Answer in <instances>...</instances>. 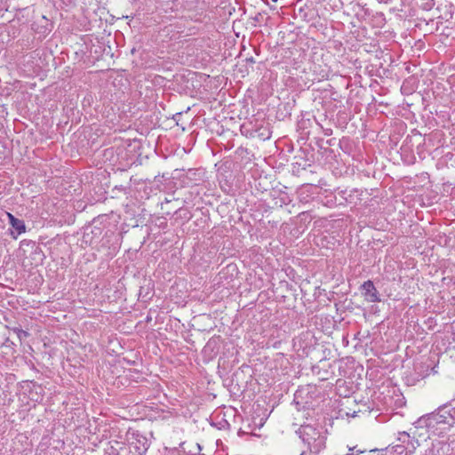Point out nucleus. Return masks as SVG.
Wrapping results in <instances>:
<instances>
[{"mask_svg": "<svg viewBox=\"0 0 455 455\" xmlns=\"http://www.w3.org/2000/svg\"><path fill=\"white\" fill-rule=\"evenodd\" d=\"M150 446V441L139 432L132 434V440L130 442V451L134 455H145Z\"/></svg>", "mask_w": 455, "mask_h": 455, "instance_id": "39448f33", "label": "nucleus"}, {"mask_svg": "<svg viewBox=\"0 0 455 455\" xmlns=\"http://www.w3.org/2000/svg\"><path fill=\"white\" fill-rule=\"evenodd\" d=\"M398 442L405 444V449L407 450L406 455H411L414 452L416 448L419 445L418 439L415 437H411L410 434L406 432L399 433Z\"/></svg>", "mask_w": 455, "mask_h": 455, "instance_id": "9d476101", "label": "nucleus"}, {"mask_svg": "<svg viewBox=\"0 0 455 455\" xmlns=\"http://www.w3.org/2000/svg\"><path fill=\"white\" fill-rule=\"evenodd\" d=\"M126 212L129 213L131 216L134 217L137 215L136 212L132 209V205L126 204Z\"/></svg>", "mask_w": 455, "mask_h": 455, "instance_id": "b1692460", "label": "nucleus"}, {"mask_svg": "<svg viewBox=\"0 0 455 455\" xmlns=\"http://www.w3.org/2000/svg\"><path fill=\"white\" fill-rule=\"evenodd\" d=\"M29 399L31 401L41 403L44 399V388L41 385L33 383V386L29 389Z\"/></svg>", "mask_w": 455, "mask_h": 455, "instance_id": "f8f14e48", "label": "nucleus"}, {"mask_svg": "<svg viewBox=\"0 0 455 455\" xmlns=\"http://www.w3.org/2000/svg\"><path fill=\"white\" fill-rule=\"evenodd\" d=\"M150 320H151V318L148 316V317H147V322H148V321H150Z\"/></svg>", "mask_w": 455, "mask_h": 455, "instance_id": "7c9ffc66", "label": "nucleus"}, {"mask_svg": "<svg viewBox=\"0 0 455 455\" xmlns=\"http://www.w3.org/2000/svg\"><path fill=\"white\" fill-rule=\"evenodd\" d=\"M442 413L443 416H447L448 419L454 421V414L451 413V411L444 409V411Z\"/></svg>", "mask_w": 455, "mask_h": 455, "instance_id": "5701e85b", "label": "nucleus"}, {"mask_svg": "<svg viewBox=\"0 0 455 455\" xmlns=\"http://www.w3.org/2000/svg\"><path fill=\"white\" fill-rule=\"evenodd\" d=\"M96 222V220H93L92 224L84 228L82 239L84 243L92 247L99 245L100 239H102V235L106 230L104 228L97 226Z\"/></svg>", "mask_w": 455, "mask_h": 455, "instance_id": "f03ea898", "label": "nucleus"}, {"mask_svg": "<svg viewBox=\"0 0 455 455\" xmlns=\"http://www.w3.org/2000/svg\"><path fill=\"white\" fill-rule=\"evenodd\" d=\"M312 371L321 380H327L334 374L331 364L328 360H321L318 364L312 367Z\"/></svg>", "mask_w": 455, "mask_h": 455, "instance_id": "0eeeda50", "label": "nucleus"}, {"mask_svg": "<svg viewBox=\"0 0 455 455\" xmlns=\"http://www.w3.org/2000/svg\"><path fill=\"white\" fill-rule=\"evenodd\" d=\"M273 2H276L277 0H272Z\"/></svg>", "mask_w": 455, "mask_h": 455, "instance_id": "473e14b6", "label": "nucleus"}, {"mask_svg": "<svg viewBox=\"0 0 455 455\" xmlns=\"http://www.w3.org/2000/svg\"><path fill=\"white\" fill-rule=\"evenodd\" d=\"M7 217L10 225L15 229L17 235H21L26 232V225L24 220L14 217L12 213L7 212Z\"/></svg>", "mask_w": 455, "mask_h": 455, "instance_id": "9b49d317", "label": "nucleus"}, {"mask_svg": "<svg viewBox=\"0 0 455 455\" xmlns=\"http://www.w3.org/2000/svg\"><path fill=\"white\" fill-rule=\"evenodd\" d=\"M365 411H368L370 412V406H367L365 409H358V410H354V411H347L346 412V415L347 417H352V418H355L358 415V413L360 412H365Z\"/></svg>", "mask_w": 455, "mask_h": 455, "instance_id": "a211bd4d", "label": "nucleus"}, {"mask_svg": "<svg viewBox=\"0 0 455 455\" xmlns=\"http://www.w3.org/2000/svg\"><path fill=\"white\" fill-rule=\"evenodd\" d=\"M304 449L300 455H318L326 447L327 431L320 424H302L296 431Z\"/></svg>", "mask_w": 455, "mask_h": 455, "instance_id": "f257e3e1", "label": "nucleus"}, {"mask_svg": "<svg viewBox=\"0 0 455 455\" xmlns=\"http://www.w3.org/2000/svg\"><path fill=\"white\" fill-rule=\"evenodd\" d=\"M388 447L391 451V452H389L390 455H394L395 453H396L397 455H403V454L406 455L407 450L405 449V444H403V443L392 445L391 447L388 446Z\"/></svg>", "mask_w": 455, "mask_h": 455, "instance_id": "2eb2a0df", "label": "nucleus"}, {"mask_svg": "<svg viewBox=\"0 0 455 455\" xmlns=\"http://www.w3.org/2000/svg\"><path fill=\"white\" fill-rule=\"evenodd\" d=\"M299 396H300V395H299L298 392H296V394H295V395H294V401H295V403H296V404H297V405H300V404H302V403H303L302 402H300V401L299 400Z\"/></svg>", "mask_w": 455, "mask_h": 455, "instance_id": "a878e982", "label": "nucleus"}, {"mask_svg": "<svg viewBox=\"0 0 455 455\" xmlns=\"http://www.w3.org/2000/svg\"><path fill=\"white\" fill-rule=\"evenodd\" d=\"M15 344L9 339V338H5L4 342H0V347L12 348Z\"/></svg>", "mask_w": 455, "mask_h": 455, "instance_id": "412c9836", "label": "nucleus"}, {"mask_svg": "<svg viewBox=\"0 0 455 455\" xmlns=\"http://www.w3.org/2000/svg\"><path fill=\"white\" fill-rule=\"evenodd\" d=\"M116 239V235L114 231H112L109 228H107L103 235L102 239H100V243L99 245H95L94 248L97 249V251H100L101 249H108L111 250L113 247V250H116V247L114 246L113 240Z\"/></svg>", "mask_w": 455, "mask_h": 455, "instance_id": "1a4fd4ad", "label": "nucleus"}, {"mask_svg": "<svg viewBox=\"0 0 455 455\" xmlns=\"http://www.w3.org/2000/svg\"><path fill=\"white\" fill-rule=\"evenodd\" d=\"M68 204L66 201H42L41 216L43 219H49L57 215H64Z\"/></svg>", "mask_w": 455, "mask_h": 455, "instance_id": "7ed1b4c3", "label": "nucleus"}, {"mask_svg": "<svg viewBox=\"0 0 455 455\" xmlns=\"http://www.w3.org/2000/svg\"><path fill=\"white\" fill-rule=\"evenodd\" d=\"M449 411H451V413L454 414V420H455V407L449 409Z\"/></svg>", "mask_w": 455, "mask_h": 455, "instance_id": "c85d7f7f", "label": "nucleus"}, {"mask_svg": "<svg viewBox=\"0 0 455 455\" xmlns=\"http://www.w3.org/2000/svg\"><path fill=\"white\" fill-rule=\"evenodd\" d=\"M435 416L433 415H428V414H426L422 417H420L419 419H418V420L414 423L415 425V427L417 428H423V427H426V428H434V424H432L431 420L432 419L434 418Z\"/></svg>", "mask_w": 455, "mask_h": 455, "instance_id": "4468645a", "label": "nucleus"}, {"mask_svg": "<svg viewBox=\"0 0 455 455\" xmlns=\"http://www.w3.org/2000/svg\"><path fill=\"white\" fill-rule=\"evenodd\" d=\"M228 273L231 274L233 275L234 273H237V267L235 264H228L226 268Z\"/></svg>", "mask_w": 455, "mask_h": 455, "instance_id": "aec40b11", "label": "nucleus"}, {"mask_svg": "<svg viewBox=\"0 0 455 455\" xmlns=\"http://www.w3.org/2000/svg\"><path fill=\"white\" fill-rule=\"evenodd\" d=\"M363 191H361L359 196H363Z\"/></svg>", "mask_w": 455, "mask_h": 455, "instance_id": "2f4dec72", "label": "nucleus"}, {"mask_svg": "<svg viewBox=\"0 0 455 455\" xmlns=\"http://www.w3.org/2000/svg\"><path fill=\"white\" fill-rule=\"evenodd\" d=\"M215 344V341L213 340H209L206 344V346L204 347V350H207L209 348H212L213 347V345Z\"/></svg>", "mask_w": 455, "mask_h": 455, "instance_id": "bb28decb", "label": "nucleus"}, {"mask_svg": "<svg viewBox=\"0 0 455 455\" xmlns=\"http://www.w3.org/2000/svg\"><path fill=\"white\" fill-rule=\"evenodd\" d=\"M333 201H327V204H325V206H330L329 203H332Z\"/></svg>", "mask_w": 455, "mask_h": 455, "instance_id": "c756f323", "label": "nucleus"}, {"mask_svg": "<svg viewBox=\"0 0 455 455\" xmlns=\"http://www.w3.org/2000/svg\"><path fill=\"white\" fill-rule=\"evenodd\" d=\"M229 427V423L226 420V419H222L220 423H219V427L218 428L219 429H222V428H225V427Z\"/></svg>", "mask_w": 455, "mask_h": 455, "instance_id": "393cba45", "label": "nucleus"}, {"mask_svg": "<svg viewBox=\"0 0 455 455\" xmlns=\"http://www.w3.org/2000/svg\"><path fill=\"white\" fill-rule=\"evenodd\" d=\"M176 213H179L181 218H185V219L191 218V215L189 214V212H187V211L182 208H179V210L176 211Z\"/></svg>", "mask_w": 455, "mask_h": 455, "instance_id": "4be33fe9", "label": "nucleus"}, {"mask_svg": "<svg viewBox=\"0 0 455 455\" xmlns=\"http://www.w3.org/2000/svg\"><path fill=\"white\" fill-rule=\"evenodd\" d=\"M230 165V163L226 162L218 168L217 172L220 186L221 189L228 195L232 189V181L234 180V175L232 173Z\"/></svg>", "mask_w": 455, "mask_h": 455, "instance_id": "20e7f679", "label": "nucleus"}, {"mask_svg": "<svg viewBox=\"0 0 455 455\" xmlns=\"http://www.w3.org/2000/svg\"><path fill=\"white\" fill-rule=\"evenodd\" d=\"M362 295L367 302H380L381 298L379 291L371 280L365 281L360 287Z\"/></svg>", "mask_w": 455, "mask_h": 455, "instance_id": "423d86ee", "label": "nucleus"}, {"mask_svg": "<svg viewBox=\"0 0 455 455\" xmlns=\"http://www.w3.org/2000/svg\"><path fill=\"white\" fill-rule=\"evenodd\" d=\"M450 406V404L448 403H445V404H443L441 406H439L436 411L431 412V413H428V415H433L435 416L433 419H432V424H434V428L435 427L436 425L438 424H447L449 426H453L454 425V421L453 420H450L448 419V417L447 416H443V411H444V409H448V407Z\"/></svg>", "mask_w": 455, "mask_h": 455, "instance_id": "6e6552de", "label": "nucleus"}, {"mask_svg": "<svg viewBox=\"0 0 455 455\" xmlns=\"http://www.w3.org/2000/svg\"><path fill=\"white\" fill-rule=\"evenodd\" d=\"M204 174V172L202 169H189L186 172L185 178L197 185L198 182L203 180Z\"/></svg>", "mask_w": 455, "mask_h": 455, "instance_id": "ddd939ff", "label": "nucleus"}, {"mask_svg": "<svg viewBox=\"0 0 455 455\" xmlns=\"http://www.w3.org/2000/svg\"><path fill=\"white\" fill-rule=\"evenodd\" d=\"M32 248L34 249V251H33L34 254L38 255L40 260H43L44 258V254L42 249L38 245H36L35 242H33Z\"/></svg>", "mask_w": 455, "mask_h": 455, "instance_id": "6ab92c4d", "label": "nucleus"}, {"mask_svg": "<svg viewBox=\"0 0 455 455\" xmlns=\"http://www.w3.org/2000/svg\"><path fill=\"white\" fill-rule=\"evenodd\" d=\"M389 452H391L389 447H386L384 449L371 450L368 453L364 452L362 455H390Z\"/></svg>", "mask_w": 455, "mask_h": 455, "instance_id": "dca6fc26", "label": "nucleus"}, {"mask_svg": "<svg viewBox=\"0 0 455 455\" xmlns=\"http://www.w3.org/2000/svg\"><path fill=\"white\" fill-rule=\"evenodd\" d=\"M421 205H422V206H430V205H431V204H430V203L426 204L424 201H422Z\"/></svg>", "mask_w": 455, "mask_h": 455, "instance_id": "cd10ccee", "label": "nucleus"}, {"mask_svg": "<svg viewBox=\"0 0 455 455\" xmlns=\"http://www.w3.org/2000/svg\"><path fill=\"white\" fill-rule=\"evenodd\" d=\"M13 331L17 334L19 339L21 341L29 336V333L20 328H13Z\"/></svg>", "mask_w": 455, "mask_h": 455, "instance_id": "f3484780", "label": "nucleus"}]
</instances>
